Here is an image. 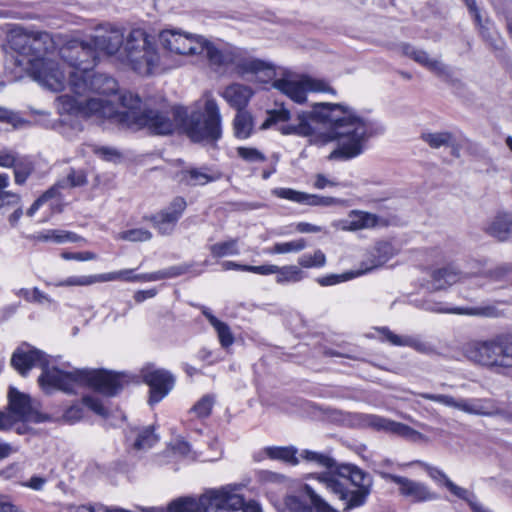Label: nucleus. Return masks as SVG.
<instances>
[{"label":"nucleus","mask_w":512,"mask_h":512,"mask_svg":"<svg viewBox=\"0 0 512 512\" xmlns=\"http://www.w3.org/2000/svg\"><path fill=\"white\" fill-rule=\"evenodd\" d=\"M296 124L280 127L283 135L311 136L317 131L316 124L329 129L331 138L339 140V148L331 156L344 160L354 158L362 152V142L367 132L364 121L342 104L316 103L313 110L299 112Z\"/></svg>","instance_id":"f257e3e1"},{"label":"nucleus","mask_w":512,"mask_h":512,"mask_svg":"<svg viewBox=\"0 0 512 512\" xmlns=\"http://www.w3.org/2000/svg\"><path fill=\"white\" fill-rule=\"evenodd\" d=\"M161 46L168 52L179 55L205 54L212 66L234 65L240 75L264 73L274 75L273 67L260 59L246 56L239 48L220 50L201 36L185 33L179 29H165L159 34Z\"/></svg>","instance_id":"f03ea898"},{"label":"nucleus","mask_w":512,"mask_h":512,"mask_svg":"<svg viewBox=\"0 0 512 512\" xmlns=\"http://www.w3.org/2000/svg\"><path fill=\"white\" fill-rule=\"evenodd\" d=\"M302 457L329 470L335 468V471L323 473L320 480L343 502L344 510L365 503L371 485L369 474L351 464L337 466L336 461L326 454L305 450Z\"/></svg>","instance_id":"7ed1b4c3"},{"label":"nucleus","mask_w":512,"mask_h":512,"mask_svg":"<svg viewBox=\"0 0 512 512\" xmlns=\"http://www.w3.org/2000/svg\"><path fill=\"white\" fill-rule=\"evenodd\" d=\"M173 114L181 131L193 143L214 145L222 138V117L212 97L206 98L203 110L188 113L184 107H175Z\"/></svg>","instance_id":"20e7f679"},{"label":"nucleus","mask_w":512,"mask_h":512,"mask_svg":"<svg viewBox=\"0 0 512 512\" xmlns=\"http://www.w3.org/2000/svg\"><path fill=\"white\" fill-rule=\"evenodd\" d=\"M122 108L125 111L121 113L120 124L132 130L146 128L151 134L169 135L172 134L179 124L176 123L168 112L156 109H142L141 98L132 92H125L119 97ZM172 115H174L172 113Z\"/></svg>","instance_id":"39448f33"},{"label":"nucleus","mask_w":512,"mask_h":512,"mask_svg":"<svg viewBox=\"0 0 512 512\" xmlns=\"http://www.w3.org/2000/svg\"><path fill=\"white\" fill-rule=\"evenodd\" d=\"M120 58L133 71L143 76L151 75L160 60L153 38L143 29H133L128 33L120 51Z\"/></svg>","instance_id":"423d86ee"},{"label":"nucleus","mask_w":512,"mask_h":512,"mask_svg":"<svg viewBox=\"0 0 512 512\" xmlns=\"http://www.w3.org/2000/svg\"><path fill=\"white\" fill-rule=\"evenodd\" d=\"M465 355L469 360L497 371L512 368V339L499 335L470 342L465 348Z\"/></svg>","instance_id":"0eeeda50"},{"label":"nucleus","mask_w":512,"mask_h":512,"mask_svg":"<svg viewBox=\"0 0 512 512\" xmlns=\"http://www.w3.org/2000/svg\"><path fill=\"white\" fill-rule=\"evenodd\" d=\"M10 46L19 55L28 57L30 69L36 62H46L45 55L55 47L54 41L48 32L26 31L19 29L11 35Z\"/></svg>","instance_id":"6e6552de"},{"label":"nucleus","mask_w":512,"mask_h":512,"mask_svg":"<svg viewBox=\"0 0 512 512\" xmlns=\"http://www.w3.org/2000/svg\"><path fill=\"white\" fill-rule=\"evenodd\" d=\"M240 505L239 497L210 490L199 498L184 496L172 500L167 506V512H211L217 508H237Z\"/></svg>","instance_id":"1a4fd4ad"},{"label":"nucleus","mask_w":512,"mask_h":512,"mask_svg":"<svg viewBox=\"0 0 512 512\" xmlns=\"http://www.w3.org/2000/svg\"><path fill=\"white\" fill-rule=\"evenodd\" d=\"M419 396L470 415L490 417L501 413L495 401L488 398H455L447 394L430 393H421Z\"/></svg>","instance_id":"9d476101"},{"label":"nucleus","mask_w":512,"mask_h":512,"mask_svg":"<svg viewBox=\"0 0 512 512\" xmlns=\"http://www.w3.org/2000/svg\"><path fill=\"white\" fill-rule=\"evenodd\" d=\"M68 85L77 96H88L89 93L113 95L118 91V82L111 76L101 73L84 74L69 73Z\"/></svg>","instance_id":"9b49d317"},{"label":"nucleus","mask_w":512,"mask_h":512,"mask_svg":"<svg viewBox=\"0 0 512 512\" xmlns=\"http://www.w3.org/2000/svg\"><path fill=\"white\" fill-rule=\"evenodd\" d=\"M60 58L74 68L71 73L84 74L91 71L98 62V54L91 43L72 39L67 41L59 50Z\"/></svg>","instance_id":"f8f14e48"},{"label":"nucleus","mask_w":512,"mask_h":512,"mask_svg":"<svg viewBox=\"0 0 512 512\" xmlns=\"http://www.w3.org/2000/svg\"><path fill=\"white\" fill-rule=\"evenodd\" d=\"M7 397V410L13 412L20 422L40 424L52 421L49 414L40 410L38 401L26 393L20 392L17 388L10 387Z\"/></svg>","instance_id":"ddd939ff"},{"label":"nucleus","mask_w":512,"mask_h":512,"mask_svg":"<svg viewBox=\"0 0 512 512\" xmlns=\"http://www.w3.org/2000/svg\"><path fill=\"white\" fill-rule=\"evenodd\" d=\"M41 370L38 383L47 394L54 389L71 394L75 392L76 385H82L83 369L64 371L54 366L50 367L48 360Z\"/></svg>","instance_id":"4468645a"},{"label":"nucleus","mask_w":512,"mask_h":512,"mask_svg":"<svg viewBox=\"0 0 512 512\" xmlns=\"http://www.w3.org/2000/svg\"><path fill=\"white\" fill-rule=\"evenodd\" d=\"M82 385L108 397L118 395L128 383L124 373L105 369H83Z\"/></svg>","instance_id":"2eb2a0df"},{"label":"nucleus","mask_w":512,"mask_h":512,"mask_svg":"<svg viewBox=\"0 0 512 512\" xmlns=\"http://www.w3.org/2000/svg\"><path fill=\"white\" fill-rule=\"evenodd\" d=\"M420 466L427 475L438 485L444 486L451 494L466 501L473 512H493L477 501L475 495L466 488L455 484L442 470L426 462L417 460L413 462Z\"/></svg>","instance_id":"dca6fc26"},{"label":"nucleus","mask_w":512,"mask_h":512,"mask_svg":"<svg viewBox=\"0 0 512 512\" xmlns=\"http://www.w3.org/2000/svg\"><path fill=\"white\" fill-rule=\"evenodd\" d=\"M133 269H124L115 272H109L97 275H82V276H71L67 279L57 282L54 285L57 287L66 286H89L95 283L122 280L126 282H142L150 281L149 274H137L133 275Z\"/></svg>","instance_id":"f3484780"},{"label":"nucleus","mask_w":512,"mask_h":512,"mask_svg":"<svg viewBox=\"0 0 512 512\" xmlns=\"http://www.w3.org/2000/svg\"><path fill=\"white\" fill-rule=\"evenodd\" d=\"M386 478L398 486L400 496L413 503H423L438 499V494L424 482L393 474H386Z\"/></svg>","instance_id":"a211bd4d"},{"label":"nucleus","mask_w":512,"mask_h":512,"mask_svg":"<svg viewBox=\"0 0 512 512\" xmlns=\"http://www.w3.org/2000/svg\"><path fill=\"white\" fill-rule=\"evenodd\" d=\"M186 207L187 202L185 198L176 196L166 208L150 216L149 220L161 235H170Z\"/></svg>","instance_id":"6ab92c4d"},{"label":"nucleus","mask_w":512,"mask_h":512,"mask_svg":"<svg viewBox=\"0 0 512 512\" xmlns=\"http://www.w3.org/2000/svg\"><path fill=\"white\" fill-rule=\"evenodd\" d=\"M30 71L35 80L51 91L59 92L65 88V73L55 60L38 61L33 64V68Z\"/></svg>","instance_id":"aec40b11"},{"label":"nucleus","mask_w":512,"mask_h":512,"mask_svg":"<svg viewBox=\"0 0 512 512\" xmlns=\"http://www.w3.org/2000/svg\"><path fill=\"white\" fill-rule=\"evenodd\" d=\"M142 373L143 381L150 388L151 405L160 402L174 387L175 377L168 370L147 368Z\"/></svg>","instance_id":"412c9836"},{"label":"nucleus","mask_w":512,"mask_h":512,"mask_svg":"<svg viewBox=\"0 0 512 512\" xmlns=\"http://www.w3.org/2000/svg\"><path fill=\"white\" fill-rule=\"evenodd\" d=\"M48 359L49 356L43 351L29 344H23L13 352L11 366L22 376H25L33 367L42 369Z\"/></svg>","instance_id":"4be33fe9"},{"label":"nucleus","mask_w":512,"mask_h":512,"mask_svg":"<svg viewBox=\"0 0 512 512\" xmlns=\"http://www.w3.org/2000/svg\"><path fill=\"white\" fill-rule=\"evenodd\" d=\"M303 491L310 500V505L296 495H289L285 499V504L289 512H338L324 499H322L311 486L304 485Z\"/></svg>","instance_id":"5701e85b"},{"label":"nucleus","mask_w":512,"mask_h":512,"mask_svg":"<svg viewBox=\"0 0 512 512\" xmlns=\"http://www.w3.org/2000/svg\"><path fill=\"white\" fill-rule=\"evenodd\" d=\"M80 116L90 117L97 115L101 118L113 119L120 124V114L125 111L117 110L114 105L108 100L102 98L87 97L81 101Z\"/></svg>","instance_id":"b1692460"},{"label":"nucleus","mask_w":512,"mask_h":512,"mask_svg":"<svg viewBox=\"0 0 512 512\" xmlns=\"http://www.w3.org/2000/svg\"><path fill=\"white\" fill-rule=\"evenodd\" d=\"M125 38L123 33L118 28H111L110 30L104 31L103 33H97L91 39V45L98 53L103 51L108 55H113L123 48Z\"/></svg>","instance_id":"393cba45"},{"label":"nucleus","mask_w":512,"mask_h":512,"mask_svg":"<svg viewBox=\"0 0 512 512\" xmlns=\"http://www.w3.org/2000/svg\"><path fill=\"white\" fill-rule=\"evenodd\" d=\"M401 50L403 54L438 76H448L450 74V69L447 65L439 59L431 57L426 51L416 49L409 44H402Z\"/></svg>","instance_id":"a878e982"},{"label":"nucleus","mask_w":512,"mask_h":512,"mask_svg":"<svg viewBox=\"0 0 512 512\" xmlns=\"http://www.w3.org/2000/svg\"><path fill=\"white\" fill-rule=\"evenodd\" d=\"M221 96L232 108L236 111H240L245 110L253 96V90L247 85L233 83L224 89Z\"/></svg>","instance_id":"bb28decb"},{"label":"nucleus","mask_w":512,"mask_h":512,"mask_svg":"<svg viewBox=\"0 0 512 512\" xmlns=\"http://www.w3.org/2000/svg\"><path fill=\"white\" fill-rule=\"evenodd\" d=\"M273 87L296 103L301 104L306 101L308 89L304 78L301 80L277 79L273 82Z\"/></svg>","instance_id":"cd10ccee"},{"label":"nucleus","mask_w":512,"mask_h":512,"mask_svg":"<svg viewBox=\"0 0 512 512\" xmlns=\"http://www.w3.org/2000/svg\"><path fill=\"white\" fill-rule=\"evenodd\" d=\"M428 310L437 313H452V314H462V315H471V316H485V317H494L497 315V311L492 306H483V307H447L444 303H434L427 307Z\"/></svg>","instance_id":"c85d7f7f"},{"label":"nucleus","mask_w":512,"mask_h":512,"mask_svg":"<svg viewBox=\"0 0 512 512\" xmlns=\"http://www.w3.org/2000/svg\"><path fill=\"white\" fill-rule=\"evenodd\" d=\"M462 280L459 272L451 266L434 270L431 274V287L442 290Z\"/></svg>","instance_id":"c756f323"},{"label":"nucleus","mask_w":512,"mask_h":512,"mask_svg":"<svg viewBox=\"0 0 512 512\" xmlns=\"http://www.w3.org/2000/svg\"><path fill=\"white\" fill-rule=\"evenodd\" d=\"M486 232L498 240H506L512 233V218L506 213L496 215L486 227Z\"/></svg>","instance_id":"7c9ffc66"},{"label":"nucleus","mask_w":512,"mask_h":512,"mask_svg":"<svg viewBox=\"0 0 512 512\" xmlns=\"http://www.w3.org/2000/svg\"><path fill=\"white\" fill-rule=\"evenodd\" d=\"M386 341L390 342L395 346H408L413 348L414 350L429 354L433 351L431 345L420 338L412 337V336H403L397 335L386 329Z\"/></svg>","instance_id":"2f4dec72"},{"label":"nucleus","mask_w":512,"mask_h":512,"mask_svg":"<svg viewBox=\"0 0 512 512\" xmlns=\"http://www.w3.org/2000/svg\"><path fill=\"white\" fill-rule=\"evenodd\" d=\"M234 135L238 139L249 138L254 131V120L247 110L237 111L233 120Z\"/></svg>","instance_id":"473e14b6"},{"label":"nucleus","mask_w":512,"mask_h":512,"mask_svg":"<svg viewBox=\"0 0 512 512\" xmlns=\"http://www.w3.org/2000/svg\"><path fill=\"white\" fill-rule=\"evenodd\" d=\"M207 168H189L180 172V182L187 186L205 185L219 179V175H210L205 171Z\"/></svg>","instance_id":"72a5a7b5"},{"label":"nucleus","mask_w":512,"mask_h":512,"mask_svg":"<svg viewBox=\"0 0 512 512\" xmlns=\"http://www.w3.org/2000/svg\"><path fill=\"white\" fill-rule=\"evenodd\" d=\"M421 139L431 148L438 149L443 146L453 147V154L458 157V147L455 146V139L450 132L423 133Z\"/></svg>","instance_id":"f704fd0d"},{"label":"nucleus","mask_w":512,"mask_h":512,"mask_svg":"<svg viewBox=\"0 0 512 512\" xmlns=\"http://www.w3.org/2000/svg\"><path fill=\"white\" fill-rule=\"evenodd\" d=\"M86 183H87V177H86V174L84 173V171L70 169V172L67 174V176L65 178L58 180L50 188H55L56 197H58L60 195L61 189L82 187V186L86 185Z\"/></svg>","instance_id":"c9c22d12"},{"label":"nucleus","mask_w":512,"mask_h":512,"mask_svg":"<svg viewBox=\"0 0 512 512\" xmlns=\"http://www.w3.org/2000/svg\"><path fill=\"white\" fill-rule=\"evenodd\" d=\"M266 456L272 460H279L290 465H297L299 463L296 457L297 449L290 447L269 446L264 449Z\"/></svg>","instance_id":"e433bc0d"},{"label":"nucleus","mask_w":512,"mask_h":512,"mask_svg":"<svg viewBox=\"0 0 512 512\" xmlns=\"http://www.w3.org/2000/svg\"><path fill=\"white\" fill-rule=\"evenodd\" d=\"M81 101L80 99H77L73 96L64 94L60 95L56 99V107L58 110V113L63 114H69V115H76L80 116L81 112Z\"/></svg>","instance_id":"4c0bfd02"},{"label":"nucleus","mask_w":512,"mask_h":512,"mask_svg":"<svg viewBox=\"0 0 512 512\" xmlns=\"http://www.w3.org/2000/svg\"><path fill=\"white\" fill-rule=\"evenodd\" d=\"M78 238V235L73 232H68L59 229L46 230L44 232L39 233L36 236V239L39 241H53L55 243L76 242Z\"/></svg>","instance_id":"58836bf2"},{"label":"nucleus","mask_w":512,"mask_h":512,"mask_svg":"<svg viewBox=\"0 0 512 512\" xmlns=\"http://www.w3.org/2000/svg\"><path fill=\"white\" fill-rule=\"evenodd\" d=\"M377 217L374 214L355 211L350 215L349 229L359 230L365 228H372L377 224Z\"/></svg>","instance_id":"ea45409f"},{"label":"nucleus","mask_w":512,"mask_h":512,"mask_svg":"<svg viewBox=\"0 0 512 512\" xmlns=\"http://www.w3.org/2000/svg\"><path fill=\"white\" fill-rule=\"evenodd\" d=\"M386 432L405 437L412 441H421L424 436L407 425L395 421L386 420Z\"/></svg>","instance_id":"a19ab883"},{"label":"nucleus","mask_w":512,"mask_h":512,"mask_svg":"<svg viewBox=\"0 0 512 512\" xmlns=\"http://www.w3.org/2000/svg\"><path fill=\"white\" fill-rule=\"evenodd\" d=\"M191 267H192L191 264H186V263L170 266L163 270H159V271L149 274L148 278H149V280H152V281L175 278V277H178V276L188 273L190 271Z\"/></svg>","instance_id":"79ce46f5"},{"label":"nucleus","mask_w":512,"mask_h":512,"mask_svg":"<svg viewBox=\"0 0 512 512\" xmlns=\"http://www.w3.org/2000/svg\"><path fill=\"white\" fill-rule=\"evenodd\" d=\"M210 253L215 258H221L229 255H238V241L231 239L225 242H220L210 246Z\"/></svg>","instance_id":"37998d69"},{"label":"nucleus","mask_w":512,"mask_h":512,"mask_svg":"<svg viewBox=\"0 0 512 512\" xmlns=\"http://www.w3.org/2000/svg\"><path fill=\"white\" fill-rule=\"evenodd\" d=\"M0 123L19 129L29 122L21 116L20 112L0 106Z\"/></svg>","instance_id":"c03bdc74"},{"label":"nucleus","mask_w":512,"mask_h":512,"mask_svg":"<svg viewBox=\"0 0 512 512\" xmlns=\"http://www.w3.org/2000/svg\"><path fill=\"white\" fill-rule=\"evenodd\" d=\"M158 442V436L154 433L152 426L142 429L134 442V448L137 450L149 449Z\"/></svg>","instance_id":"a18cd8bd"},{"label":"nucleus","mask_w":512,"mask_h":512,"mask_svg":"<svg viewBox=\"0 0 512 512\" xmlns=\"http://www.w3.org/2000/svg\"><path fill=\"white\" fill-rule=\"evenodd\" d=\"M215 403L212 395H204L190 409V413L195 414L197 418H207L212 412Z\"/></svg>","instance_id":"49530a36"},{"label":"nucleus","mask_w":512,"mask_h":512,"mask_svg":"<svg viewBox=\"0 0 512 512\" xmlns=\"http://www.w3.org/2000/svg\"><path fill=\"white\" fill-rule=\"evenodd\" d=\"M275 274L277 283L298 282L302 278V271L295 265L278 267Z\"/></svg>","instance_id":"de8ad7c7"},{"label":"nucleus","mask_w":512,"mask_h":512,"mask_svg":"<svg viewBox=\"0 0 512 512\" xmlns=\"http://www.w3.org/2000/svg\"><path fill=\"white\" fill-rule=\"evenodd\" d=\"M298 263L303 268L323 267L326 264V256L320 250L314 251L313 254H303L299 257Z\"/></svg>","instance_id":"09e8293b"},{"label":"nucleus","mask_w":512,"mask_h":512,"mask_svg":"<svg viewBox=\"0 0 512 512\" xmlns=\"http://www.w3.org/2000/svg\"><path fill=\"white\" fill-rule=\"evenodd\" d=\"M307 247V242L304 238H299L297 240L284 242V243H276L271 253L276 254H284V253H290V252H300L304 250Z\"/></svg>","instance_id":"8fccbe9b"},{"label":"nucleus","mask_w":512,"mask_h":512,"mask_svg":"<svg viewBox=\"0 0 512 512\" xmlns=\"http://www.w3.org/2000/svg\"><path fill=\"white\" fill-rule=\"evenodd\" d=\"M15 183L22 185L33 172V164L29 161L17 160L13 165Z\"/></svg>","instance_id":"3c124183"},{"label":"nucleus","mask_w":512,"mask_h":512,"mask_svg":"<svg viewBox=\"0 0 512 512\" xmlns=\"http://www.w3.org/2000/svg\"><path fill=\"white\" fill-rule=\"evenodd\" d=\"M291 119V113L288 109L281 108V109H274L268 111V117L267 119L262 123L261 129L265 130L268 129L271 125L276 124L278 122H286Z\"/></svg>","instance_id":"603ef678"},{"label":"nucleus","mask_w":512,"mask_h":512,"mask_svg":"<svg viewBox=\"0 0 512 512\" xmlns=\"http://www.w3.org/2000/svg\"><path fill=\"white\" fill-rule=\"evenodd\" d=\"M218 491H222L228 495H233V496L239 497L241 499V505L237 508H217V510L237 511V510L241 509L242 512H262L261 506L259 505V503H257L254 500H251V501L245 503L244 498L241 495L233 493L230 490H228L227 488H221V489H218Z\"/></svg>","instance_id":"864d4df0"},{"label":"nucleus","mask_w":512,"mask_h":512,"mask_svg":"<svg viewBox=\"0 0 512 512\" xmlns=\"http://www.w3.org/2000/svg\"><path fill=\"white\" fill-rule=\"evenodd\" d=\"M272 194L278 198L300 204H303L305 199V192H300L291 188H275L272 190Z\"/></svg>","instance_id":"5fc2aeb1"},{"label":"nucleus","mask_w":512,"mask_h":512,"mask_svg":"<svg viewBox=\"0 0 512 512\" xmlns=\"http://www.w3.org/2000/svg\"><path fill=\"white\" fill-rule=\"evenodd\" d=\"M152 238V233L149 230L143 228H135L126 230L120 233V239L132 241V242H143L148 241Z\"/></svg>","instance_id":"6e6d98bb"},{"label":"nucleus","mask_w":512,"mask_h":512,"mask_svg":"<svg viewBox=\"0 0 512 512\" xmlns=\"http://www.w3.org/2000/svg\"><path fill=\"white\" fill-rule=\"evenodd\" d=\"M215 324L216 326H214L213 328L217 332L221 346L224 348H228L234 342V337L230 330V327L222 321L216 322Z\"/></svg>","instance_id":"4d7b16f0"},{"label":"nucleus","mask_w":512,"mask_h":512,"mask_svg":"<svg viewBox=\"0 0 512 512\" xmlns=\"http://www.w3.org/2000/svg\"><path fill=\"white\" fill-rule=\"evenodd\" d=\"M237 154L240 158L247 162H264L265 155L256 148L252 147H238Z\"/></svg>","instance_id":"13d9d810"},{"label":"nucleus","mask_w":512,"mask_h":512,"mask_svg":"<svg viewBox=\"0 0 512 512\" xmlns=\"http://www.w3.org/2000/svg\"><path fill=\"white\" fill-rule=\"evenodd\" d=\"M356 418L358 424L362 427H370L378 431L384 429V419L381 417L370 414H357Z\"/></svg>","instance_id":"bf43d9fd"},{"label":"nucleus","mask_w":512,"mask_h":512,"mask_svg":"<svg viewBox=\"0 0 512 512\" xmlns=\"http://www.w3.org/2000/svg\"><path fill=\"white\" fill-rule=\"evenodd\" d=\"M360 274H361L360 272H356V273L347 272V273H343V274H331V275H327V276L318 278L317 281L321 286H331V285L338 284L340 282L350 280Z\"/></svg>","instance_id":"052dcab7"},{"label":"nucleus","mask_w":512,"mask_h":512,"mask_svg":"<svg viewBox=\"0 0 512 512\" xmlns=\"http://www.w3.org/2000/svg\"><path fill=\"white\" fill-rule=\"evenodd\" d=\"M20 201L21 197L17 193L10 191L0 193V212L5 213L7 210L18 206Z\"/></svg>","instance_id":"680f3d73"},{"label":"nucleus","mask_w":512,"mask_h":512,"mask_svg":"<svg viewBox=\"0 0 512 512\" xmlns=\"http://www.w3.org/2000/svg\"><path fill=\"white\" fill-rule=\"evenodd\" d=\"M306 87L308 91L312 92H326L335 94L336 91L325 81L322 79H314L311 77H304Z\"/></svg>","instance_id":"e2e57ef3"},{"label":"nucleus","mask_w":512,"mask_h":512,"mask_svg":"<svg viewBox=\"0 0 512 512\" xmlns=\"http://www.w3.org/2000/svg\"><path fill=\"white\" fill-rule=\"evenodd\" d=\"M82 402L97 415L102 417L108 416V410L103 406L102 402L98 398L86 395L82 398Z\"/></svg>","instance_id":"0e129e2a"},{"label":"nucleus","mask_w":512,"mask_h":512,"mask_svg":"<svg viewBox=\"0 0 512 512\" xmlns=\"http://www.w3.org/2000/svg\"><path fill=\"white\" fill-rule=\"evenodd\" d=\"M53 198H56V190L55 188H49L33 202L26 212L27 216L32 217L44 203Z\"/></svg>","instance_id":"69168bd1"},{"label":"nucleus","mask_w":512,"mask_h":512,"mask_svg":"<svg viewBox=\"0 0 512 512\" xmlns=\"http://www.w3.org/2000/svg\"><path fill=\"white\" fill-rule=\"evenodd\" d=\"M257 481L262 484L267 483H282L285 480V476L269 470H261L256 474Z\"/></svg>","instance_id":"338daca9"},{"label":"nucleus","mask_w":512,"mask_h":512,"mask_svg":"<svg viewBox=\"0 0 512 512\" xmlns=\"http://www.w3.org/2000/svg\"><path fill=\"white\" fill-rule=\"evenodd\" d=\"M83 412V406L75 403L65 410L63 419L68 423H75L83 417Z\"/></svg>","instance_id":"774afa93"}]
</instances>
